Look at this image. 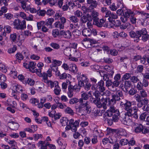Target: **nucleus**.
<instances>
[{
    "instance_id": "39",
    "label": "nucleus",
    "mask_w": 149,
    "mask_h": 149,
    "mask_svg": "<svg viewBox=\"0 0 149 149\" xmlns=\"http://www.w3.org/2000/svg\"><path fill=\"white\" fill-rule=\"evenodd\" d=\"M62 63V62L61 61L52 59L51 65L58 67V66H59L61 65Z\"/></svg>"
},
{
    "instance_id": "53",
    "label": "nucleus",
    "mask_w": 149,
    "mask_h": 149,
    "mask_svg": "<svg viewBox=\"0 0 149 149\" xmlns=\"http://www.w3.org/2000/svg\"><path fill=\"white\" fill-rule=\"evenodd\" d=\"M17 38V34L15 33L11 34L10 36V39L12 42H15Z\"/></svg>"
},
{
    "instance_id": "32",
    "label": "nucleus",
    "mask_w": 149,
    "mask_h": 149,
    "mask_svg": "<svg viewBox=\"0 0 149 149\" xmlns=\"http://www.w3.org/2000/svg\"><path fill=\"white\" fill-rule=\"evenodd\" d=\"M87 3L90 5V7H92V8H96L97 5L96 1L94 0H87Z\"/></svg>"
},
{
    "instance_id": "34",
    "label": "nucleus",
    "mask_w": 149,
    "mask_h": 149,
    "mask_svg": "<svg viewBox=\"0 0 149 149\" xmlns=\"http://www.w3.org/2000/svg\"><path fill=\"white\" fill-rule=\"evenodd\" d=\"M111 116H109L106 115L104 117V121L105 122H107L108 124L110 125H111L114 122L112 118H111Z\"/></svg>"
},
{
    "instance_id": "49",
    "label": "nucleus",
    "mask_w": 149,
    "mask_h": 149,
    "mask_svg": "<svg viewBox=\"0 0 149 149\" xmlns=\"http://www.w3.org/2000/svg\"><path fill=\"white\" fill-rule=\"evenodd\" d=\"M131 81L133 83H136L139 82L140 80L137 77L133 76L130 78Z\"/></svg>"
},
{
    "instance_id": "8",
    "label": "nucleus",
    "mask_w": 149,
    "mask_h": 149,
    "mask_svg": "<svg viewBox=\"0 0 149 149\" xmlns=\"http://www.w3.org/2000/svg\"><path fill=\"white\" fill-rule=\"evenodd\" d=\"M134 127V132L136 133H140L141 132L144 134L148 133L149 132L148 129L146 128H144L142 125L141 124L137 125H135Z\"/></svg>"
},
{
    "instance_id": "31",
    "label": "nucleus",
    "mask_w": 149,
    "mask_h": 149,
    "mask_svg": "<svg viewBox=\"0 0 149 149\" xmlns=\"http://www.w3.org/2000/svg\"><path fill=\"white\" fill-rule=\"evenodd\" d=\"M23 83L26 84H27L28 85L32 86L35 84V81L33 79L28 78L23 81Z\"/></svg>"
},
{
    "instance_id": "35",
    "label": "nucleus",
    "mask_w": 149,
    "mask_h": 149,
    "mask_svg": "<svg viewBox=\"0 0 149 149\" xmlns=\"http://www.w3.org/2000/svg\"><path fill=\"white\" fill-rule=\"evenodd\" d=\"M92 16L94 22H95V21L99 19L98 18V14L97 12L95 11H93L91 13V16Z\"/></svg>"
},
{
    "instance_id": "7",
    "label": "nucleus",
    "mask_w": 149,
    "mask_h": 149,
    "mask_svg": "<svg viewBox=\"0 0 149 149\" xmlns=\"http://www.w3.org/2000/svg\"><path fill=\"white\" fill-rule=\"evenodd\" d=\"M41 71V70H40V72H39L38 75L39 77H42V81L43 82L47 81L48 79V77H50L52 75V70L50 68L48 69L46 72H43V73H42Z\"/></svg>"
},
{
    "instance_id": "11",
    "label": "nucleus",
    "mask_w": 149,
    "mask_h": 149,
    "mask_svg": "<svg viewBox=\"0 0 149 149\" xmlns=\"http://www.w3.org/2000/svg\"><path fill=\"white\" fill-rule=\"evenodd\" d=\"M79 104L78 107H76V110L77 114L79 116H82L85 113L84 104L82 102H79Z\"/></svg>"
},
{
    "instance_id": "12",
    "label": "nucleus",
    "mask_w": 149,
    "mask_h": 149,
    "mask_svg": "<svg viewBox=\"0 0 149 149\" xmlns=\"http://www.w3.org/2000/svg\"><path fill=\"white\" fill-rule=\"evenodd\" d=\"M132 11L130 9L127 10L123 15L120 17V19L123 23H125L127 22L128 19L130 16V14H132Z\"/></svg>"
},
{
    "instance_id": "10",
    "label": "nucleus",
    "mask_w": 149,
    "mask_h": 149,
    "mask_svg": "<svg viewBox=\"0 0 149 149\" xmlns=\"http://www.w3.org/2000/svg\"><path fill=\"white\" fill-rule=\"evenodd\" d=\"M36 63L33 61H30L29 62L24 63L23 64L24 67L27 69H28L33 72H35V66Z\"/></svg>"
},
{
    "instance_id": "40",
    "label": "nucleus",
    "mask_w": 149,
    "mask_h": 149,
    "mask_svg": "<svg viewBox=\"0 0 149 149\" xmlns=\"http://www.w3.org/2000/svg\"><path fill=\"white\" fill-rule=\"evenodd\" d=\"M132 14H130L129 18L131 23L132 24H135L136 23V19L134 17V12L132 11Z\"/></svg>"
},
{
    "instance_id": "47",
    "label": "nucleus",
    "mask_w": 149,
    "mask_h": 149,
    "mask_svg": "<svg viewBox=\"0 0 149 149\" xmlns=\"http://www.w3.org/2000/svg\"><path fill=\"white\" fill-rule=\"evenodd\" d=\"M16 58L17 60L19 62H20L21 60H22L24 58V56L22 55L20 53H18L15 55Z\"/></svg>"
},
{
    "instance_id": "62",
    "label": "nucleus",
    "mask_w": 149,
    "mask_h": 149,
    "mask_svg": "<svg viewBox=\"0 0 149 149\" xmlns=\"http://www.w3.org/2000/svg\"><path fill=\"white\" fill-rule=\"evenodd\" d=\"M45 22L44 21H41L37 23V26L38 29H40L45 25Z\"/></svg>"
},
{
    "instance_id": "16",
    "label": "nucleus",
    "mask_w": 149,
    "mask_h": 149,
    "mask_svg": "<svg viewBox=\"0 0 149 149\" xmlns=\"http://www.w3.org/2000/svg\"><path fill=\"white\" fill-rule=\"evenodd\" d=\"M67 83H68V91L67 92V94L68 97L70 98L73 96V91H74V88L73 86L71 84V82L69 80L67 81Z\"/></svg>"
},
{
    "instance_id": "13",
    "label": "nucleus",
    "mask_w": 149,
    "mask_h": 149,
    "mask_svg": "<svg viewBox=\"0 0 149 149\" xmlns=\"http://www.w3.org/2000/svg\"><path fill=\"white\" fill-rule=\"evenodd\" d=\"M140 31L141 30L135 32L134 31H132L129 32L130 36L131 38H136V42H138L141 37Z\"/></svg>"
},
{
    "instance_id": "45",
    "label": "nucleus",
    "mask_w": 149,
    "mask_h": 149,
    "mask_svg": "<svg viewBox=\"0 0 149 149\" xmlns=\"http://www.w3.org/2000/svg\"><path fill=\"white\" fill-rule=\"evenodd\" d=\"M71 49L69 47H67L64 50V54L67 56H70L71 55Z\"/></svg>"
},
{
    "instance_id": "60",
    "label": "nucleus",
    "mask_w": 149,
    "mask_h": 149,
    "mask_svg": "<svg viewBox=\"0 0 149 149\" xmlns=\"http://www.w3.org/2000/svg\"><path fill=\"white\" fill-rule=\"evenodd\" d=\"M131 74L129 73H126L122 77V79L123 80H127L129 79L131 77Z\"/></svg>"
},
{
    "instance_id": "27",
    "label": "nucleus",
    "mask_w": 149,
    "mask_h": 149,
    "mask_svg": "<svg viewBox=\"0 0 149 149\" xmlns=\"http://www.w3.org/2000/svg\"><path fill=\"white\" fill-rule=\"evenodd\" d=\"M8 143L10 145V148L12 149H17V143L14 140H9Z\"/></svg>"
},
{
    "instance_id": "52",
    "label": "nucleus",
    "mask_w": 149,
    "mask_h": 149,
    "mask_svg": "<svg viewBox=\"0 0 149 149\" xmlns=\"http://www.w3.org/2000/svg\"><path fill=\"white\" fill-rule=\"evenodd\" d=\"M25 39V37L24 35L22 34L19 35L17 37V40L18 41L21 43L24 41Z\"/></svg>"
},
{
    "instance_id": "3",
    "label": "nucleus",
    "mask_w": 149,
    "mask_h": 149,
    "mask_svg": "<svg viewBox=\"0 0 149 149\" xmlns=\"http://www.w3.org/2000/svg\"><path fill=\"white\" fill-rule=\"evenodd\" d=\"M14 28L17 30H22L26 28V22L24 20L22 21L19 19H15L13 22Z\"/></svg>"
},
{
    "instance_id": "64",
    "label": "nucleus",
    "mask_w": 149,
    "mask_h": 149,
    "mask_svg": "<svg viewBox=\"0 0 149 149\" xmlns=\"http://www.w3.org/2000/svg\"><path fill=\"white\" fill-rule=\"evenodd\" d=\"M143 86L141 82L140 81L138 82L136 85V88L139 91L143 89Z\"/></svg>"
},
{
    "instance_id": "61",
    "label": "nucleus",
    "mask_w": 149,
    "mask_h": 149,
    "mask_svg": "<svg viewBox=\"0 0 149 149\" xmlns=\"http://www.w3.org/2000/svg\"><path fill=\"white\" fill-rule=\"evenodd\" d=\"M50 46L54 49H57L60 47V45L56 43L52 42L50 44Z\"/></svg>"
},
{
    "instance_id": "18",
    "label": "nucleus",
    "mask_w": 149,
    "mask_h": 149,
    "mask_svg": "<svg viewBox=\"0 0 149 149\" xmlns=\"http://www.w3.org/2000/svg\"><path fill=\"white\" fill-rule=\"evenodd\" d=\"M104 86V81L101 80L97 84V89H98L100 92H103L105 90V88Z\"/></svg>"
},
{
    "instance_id": "56",
    "label": "nucleus",
    "mask_w": 149,
    "mask_h": 149,
    "mask_svg": "<svg viewBox=\"0 0 149 149\" xmlns=\"http://www.w3.org/2000/svg\"><path fill=\"white\" fill-rule=\"evenodd\" d=\"M17 50V47L16 45H14L12 47L8 49V52L9 54L14 53Z\"/></svg>"
},
{
    "instance_id": "54",
    "label": "nucleus",
    "mask_w": 149,
    "mask_h": 149,
    "mask_svg": "<svg viewBox=\"0 0 149 149\" xmlns=\"http://www.w3.org/2000/svg\"><path fill=\"white\" fill-rule=\"evenodd\" d=\"M69 19L72 22L74 23H77L79 19L75 16L72 15L69 17Z\"/></svg>"
},
{
    "instance_id": "28",
    "label": "nucleus",
    "mask_w": 149,
    "mask_h": 149,
    "mask_svg": "<svg viewBox=\"0 0 149 149\" xmlns=\"http://www.w3.org/2000/svg\"><path fill=\"white\" fill-rule=\"evenodd\" d=\"M29 3L28 1H20L21 6L22 9L24 10L26 12L27 11V5L29 4L28 3Z\"/></svg>"
},
{
    "instance_id": "63",
    "label": "nucleus",
    "mask_w": 149,
    "mask_h": 149,
    "mask_svg": "<svg viewBox=\"0 0 149 149\" xmlns=\"http://www.w3.org/2000/svg\"><path fill=\"white\" fill-rule=\"evenodd\" d=\"M141 84L143 87H146L148 86L149 85V82L148 80L143 78Z\"/></svg>"
},
{
    "instance_id": "26",
    "label": "nucleus",
    "mask_w": 149,
    "mask_h": 149,
    "mask_svg": "<svg viewBox=\"0 0 149 149\" xmlns=\"http://www.w3.org/2000/svg\"><path fill=\"white\" fill-rule=\"evenodd\" d=\"M48 142L46 143V141H40L38 143V145L39 147H40L41 149H47V146H48Z\"/></svg>"
},
{
    "instance_id": "57",
    "label": "nucleus",
    "mask_w": 149,
    "mask_h": 149,
    "mask_svg": "<svg viewBox=\"0 0 149 149\" xmlns=\"http://www.w3.org/2000/svg\"><path fill=\"white\" fill-rule=\"evenodd\" d=\"M0 70L3 72L6 73L7 71V67L2 64H0Z\"/></svg>"
},
{
    "instance_id": "58",
    "label": "nucleus",
    "mask_w": 149,
    "mask_h": 149,
    "mask_svg": "<svg viewBox=\"0 0 149 149\" xmlns=\"http://www.w3.org/2000/svg\"><path fill=\"white\" fill-rule=\"evenodd\" d=\"M94 101V103L97 107L99 108H101L102 107L101 100L100 99H99L95 100Z\"/></svg>"
},
{
    "instance_id": "15",
    "label": "nucleus",
    "mask_w": 149,
    "mask_h": 149,
    "mask_svg": "<svg viewBox=\"0 0 149 149\" xmlns=\"http://www.w3.org/2000/svg\"><path fill=\"white\" fill-rule=\"evenodd\" d=\"M105 16V18H107V20L110 22L114 21V19L118 18V16L116 14L111 13L110 10L108 11V12Z\"/></svg>"
},
{
    "instance_id": "37",
    "label": "nucleus",
    "mask_w": 149,
    "mask_h": 149,
    "mask_svg": "<svg viewBox=\"0 0 149 149\" xmlns=\"http://www.w3.org/2000/svg\"><path fill=\"white\" fill-rule=\"evenodd\" d=\"M139 95L142 98H146L148 96V94L146 90L142 89L139 91Z\"/></svg>"
},
{
    "instance_id": "55",
    "label": "nucleus",
    "mask_w": 149,
    "mask_h": 149,
    "mask_svg": "<svg viewBox=\"0 0 149 149\" xmlns=\"http://www.w3.org/2000/svg\"><path fill=\"white\" fill-rule=\"evenodd\" d=\"M30 5V4L27 5V11H28L29 10V11L31 13H36L37 12L36 10L34 8H31V7Z\"/></svg>"
},
{
    "instance_id": "24",
    "label": "nucleus",
    "mask_w": 149,
    "mask_h": 149,
    "mask_svg": "<svg viewBox=\"0 0 149 149\" xmlns=\"http://www.w3.org/2000/svg\"><path fill=\"white\" fill-rule=\"evenodd\" d=\"M81 98L79 99V102H82L83 103H86L85 100L88 99L89 97L87 94L86 93H83L81 95Z\"/></svg>"
},
{
    "instance_id": "22",
    "label": "nucleus",
    "mask_w": 149,
    "mask_h": 149,
    "mask_svg": "<svg viewBox=\"0 0 149 149\" xmlns=\"http://www.w3.org/2000/svg\"><path fill=\"white\" fill-rule=\"evenodd\" d=\"M9 123L10 124V128L12 130H18L19 127V125L18 123L12 121L9 122Z\"/></svg>"
},
{
    "instance_id": "20",
    "label": "nucleus",
    "mask_w": 149,
    "mask_h": 149,
    "mask_svg": "<svg viewBox=\"0 0 149 149\" xmlns=\"http://www.w3.org/2000/svg\"><path fill=\"white\" fill-rule=\"evenodd\" d=\"M116 134H113L109 136V143L113 144L116 143L118 141V139L116 137Z\"/></svg>"
},
{
    "instance_id": "4",
    "label": "nucleus",
    "mask_w": 149,
    "mask_h": 149,
    "mask_svg": "<svg viewBox=\"0 0 149 149\" xmlns=\"http://www.w3.org/2000/svg\"><path fill=\"white\" fill-rule=\"evenodd\" d=\"M79 122L76 120L74 122V120L71 119L69 120V124L67 125L65 127L66 130H71L73 132H76L77 130V127L79 126Z\"/></svg>"
},
{
    "instance_id": "6",
    "label": "nucleus",
    "mask_w": 149,
    "mask_h": 149,
    "mask_svg": "<svg viewBox=\"0 0 149 149\" xmlns=\"http://www.w3.org/2000/svg\"><path fill=\"white\" fill-rule=\"evenodd\" d=\"M111 95L112 98L111 99V101L113 104L115 103L116 101L120 100L123 96L122 92L120 90L116 91L115 93H112Z\"/></svg>"
},
{
    "instance_id": "14",
    "label": "nucleus",
    "mask_w": 149,
    "mask_h": 149,
    "mask_svg": "<svg viewBox=\"0 0 149 149\" xmlns=\"http://www.w3.org/2000/svg\"><path fill=\"white\" fill-rule=\"evenodd\" d=\"M109 98L102 97L101 99V102L102 107L103 108L106 109L107 108V106H109L111 104V100H110Z\"/></svg>"
},
{
    "instance_id": "44",
    "label": "nucleus",
    "mask_w": 149,
    "mask_h": 149,
    "mask_svg": "<svg viewBox=\"0 0 149 149\" xmlns=\"http://www.w3.org/2000/svg\"><path fill=\"white\" fill-rule=\"evenodd\" d=\"M68 77L71 78V76L69 74L63 73L60 75L59 78L61 79H65Z\"/></svg>"
},
{
    "instance_id": "43",
    "label": "nucleus",
    "mask_w": 149,
    "mask_h": 149,
    "mask_svg": "<svg viewBox=\"0 0 149 149\" xmlns=\"http://www.w3.org/2000/svg\"><path fill=\"white\" fill-rule=\"evenodd\" d=\"M44 65L43 63L41 62H39L37 64V66L39 68L38 69H35V72H36L38 74H39V72H40V70H41L42 68L44 66Z\"/></svg>"
},
{
    "instance_id": "50",
    "label": "nucleus",
    "mask_w": 149,
    "mask_h": 149,
    "mask_svg": "<svg viewBox=\"0 0 149 149\" xmlns=\"http://www.w3.org/2000/svg\"><path fill=\"white\" fill-rule=\"evenodd\" d=\"M103 60L104 62L106 63L109 64L113 62V60L109 57H105Z\"/></svg>"
},
{
    "instance_id": "42",
    "label": "nucleus",
    "mask_w": 149,
    "mask_h": 149,
    "mask_svg": "<svg viewBox=\"0 0 149 149\" xmlns=\"http://www.w3.org/2000/svg\"><path fill=\"white\" fill-rule=\"evenodd\" d=\"M57 81H55L54 82H53L52 81L47 79V81L44 82L47 84L49 86H50L51 88H52L54 87V86H55V84H57Z\"/></svg>"
},
{
    "instance_id": "33",
    "label": "nucleus",
    "mask_w": 149,
    "mask_h": 149,
    "mask_svg": "<svg viewBox=\"0 0 149 149\" xmlns=\"http://www.w3.org/2000/svg\"><path fill=\"white\" fill-rule=\"evenodd\" d=\"M106 20V19L105 20L104 19H101L99 21L98 20L95 22V24L97 26L101 27L103 26V24Z\"/></svg>"
},
{
    "instance_id": "46",
    "label": "nucleus",
    "mask_w": 149,
    "mask_h": 149,
    "mask_svg": "<svg viewBox=\"0 0 149 149\" xmlns=\"http://www.w3.org/2000/svg\"><path fill=\"white\" fill-rule=\"evenodd\" d=\"M52 36L54 38L57 37L59 36V31L58 29H53L52 31Z\"/></svg>"
},
{
    "instance_id": "9",
    "label": "nucleus",
    "mask_w": 149,
    "mask_h": 149,
    "mask_svg": "<svg viewBox=\"0 0 149 149\" xmlns=\"http://www.w3.org/2000/svg\"><path fill=\"white\" fill-rule=\"evenodd\" d=\"M129 116L127 113H125L124 115L122 116L120 118V120L124 124L129 125L132 122V120L130 118V116Z\"/></svg>"
},
{
    "instance_id": "5",
    "label": "nucleus",
    "mask_w": 149,
    "mask_h": 149,
    "mask_svg": "<svg viewBox=\"0 0 149 149\" xmlns=\"http://www.w3.org/2000/svg\"><path fill=\"white\" fill-rule=\"evenodd\" d=\"M120 105L122 107H124L125 110L127 111L126 113L129 116H132V103L130 101L126 100H123L121 102Z\"/></svg>"
},
{
    "instance_id": "23",
    "label": "nucleus",
    "mask_w": 149,
    "mask_h": 149,
    "mask_svg": "<svg viewBox=\"0 0 149 149\" xmlns=\"http://www.w3.org/2000/svg\"><path fill=\"white\" fill-rule=\"evenodd\" d=\"M69 70L75 74L77 72L78 69L75 64H71L69 65Z\"/></svg>"
},
{
    "instance_id": "21",
    "label": "nucleus",
    "mask_w": 149,
    "mask_h": 149,
    "mask_svg": "<svg viewBox=\"0 0 149 149\" xmlns=\"http://www.w3.org/2000/svg\"><path fill=\"white\" fill-rule=\"evenodd\" d=\"M83 35L85 37H89L91 35V29L85 28L82 31Z\"/></svg>"
},
{
    "instance_id": "30",
    "label": "nucleus",
    "mask_w": 149,
    "mask_h": 149,
    "mask_svg": "<svg viewBox=\"0 0 149 149\" xmlns=\"http://www.w3.org/2000/svg\"><path fill=\"white\" fill-rule=\"evenodd\" d=\"M89 102L87 101H86V103H84L85 113H89L91 111V109L89 105Z\"/></svg>"
},
{
    "instance_id": "19",
    "label": "nucleus",
    "mask_w": 149,
    "mask_h": 149,
    "mask_svg": "<svg viewBox=\"0 0 149 149\" xmlns=\"http://www.w3.org/2000/svg\"><path fill=\"white\" fill-rule=\"evenodd\" d=\"M81 9L83 11V13L86 14V16L90 19L91 18V15L92 12L91 10L87 8L84 6H82L81 7Z\"/></svg>"
},
{
    "instance_id": "29",
    "label": "nucleus",
    "mask_w": 149,
    "mask_h": 149,
    "mask_svg": "<svg viewBox=\"0 0 149 149\" xmlns=\"http://www.w3.org/2000/svg\"><path fill=\"white\" fill-rule=\"evenodd\" d=\"M54 26L57 29L61 30L63 29L64 28V25L61 23L59 21L56 22L54 24Z\"/></svg>"
},
{
    "instance_id": "48",
    "label": "nucleus",
    "mask_w": 149,
    "mask_h": 149,
    "mask_svg": "<svg viewBox=\"0 0 149 149\" xmlns=\"http://www.w3.org/2000/svg\"><path fill=\"white\" fill-rule=\"evenodd\" d=\"M78 102H79V99L77 98L74 97L70 100L69 103L70 104H76Z\"/></svg>"
},
{
    "instance_id": "2",
    "label": "nucleus",
    "mask_w": 149,
    "mask_h": 149,
    "mask_svg": "<svg viewBox=\"0 0 149 149\" xmlns=\"http://www.w3.org/2000/svg\"><path fill=\"white\" fill-rule=\"evenodd\" d=\"M106 114L109 116H112V118L114 122H117L119 119L120 112L118 110L116 109L114 107L111 106L110 107V109L107 111Z\"/></svg>"
},
{
    "instance_id": "1",
    "label": "nucleus",
    "mask_w": 149,
    "mask_h": 149,
    "mask_svg": "<svg viewBox=\"0 0 149 149\" xmlns=\"http://www.w3.org/2000/svg\"><path fill=\"white\" fill-rule=\"evenodd\" d=\"M79 81L78 85L80 87H84L86 90H89L91 86L87 76L84 74H80L78 78Z\"/></svg>"
},
{
    "instance_id": "36",
    "label": "nucleus",
    "mask_w": 149,
    "mask_h": 149,
    "mask_svg": "<svg viewBox=\"0 0 149 149\" xmlns=\"http://www.w3.org/2000/svg\"><path fill=\"white\" fill-rule=\"evenodd\" d=\"M54 21V19L52 18H49L46 20L45 25L47 26H49L52 28V24Z\"/></svg>"
},
{
    "instance_id": "38",
    "label": "nucleus",
    "mask_w": 149,
    "mask_h": 149,
    "mask_svg": "<svg viewBox=\"0 0 149 149\" xmlns=\"http://www.w3.org/2000/svg\"><path fill=\"white\" fill-rule=\"evenodd\" d=\"M68 121H69L68 119L66 117H63L60 120V122L62 125L63 126L67 125Z\"/></svg>"
},
{
    "instance_id": "17",
    "label": "nucleus",
    "mask_w": 149,
    "mask_h": 149,
    "mask_svg": "<svg viewBox=\"0 0 149 149\" xmlns=\"http://www.w3.org/2000/svg\"><path fill=\"white\" fill-rule=\"evenodd\" d=\"M140 34L141 37L142 35V40L143 41H146L148 40L149 36L147 34V32L146 29L143 28L141 30Z\"/></svg>"
},
{
    "instance_id": "51",
    "label": "nucleus",
    "mask_w": 149,
    "mask_h": 149,
    "mask_svg": "<svg viewBox=\"0 0 149 149\" xmlns=\"http://www.w3.org/2000/svg\"><path fill=\"white\" fill-rule=\"evenodd\" d=\"M81 20L82 23H85L87 22L89 20H92L91 18L90 19L89 17H87L86 16H83L81 17Z\"/></svg>"
},
{
    "instance_id": "25",
    "label": "nucleus",
    "mask_w": 149,
    "mask_h": 149,
    "mask_svg": "<svg viewBox=\"0 0 149 149\" xmlns=\"http://www.w3.org/2000/svg\"><path fill=\"white\" fill-rule=\"evenodd\" d=\"M56 83L57 84H55L54 91V94L56 95H59L60 94L61 89L58 85V82H57Z\"/></svg>"
},
{
    "instance_id": "41",
    "label": "nucleus",
    "mask_w": 149,
    "mask_h": 149,
    "mask_svg": "<svg viewBox=\"0 0 149 149\" xmlns=\"http://www.w3.org/2000/svg\"><path fill=\"white\" fill-rule=\"evenodd\" d=\"M65 113L69 114L71 116H73L74 115L73 111L69 107H67L65 109Z\"/></svg>"
},
{
    "instance_id": "59",
    "label": "nucleus",
    "mask_w": 149,
    "mask_h": 149,
    "mask_svg": "<svg viewBox=\"0 0 149 149\" xmlns=\"http://www.w3.org/2000/svg\"><path fill=\"white\" fill-rule=\"evenodd\" d=\"M128 142V140L127 139H122L119 142L120 145L122 146L125 145L127 144Z\"/></svg>"
}]
</instances>
